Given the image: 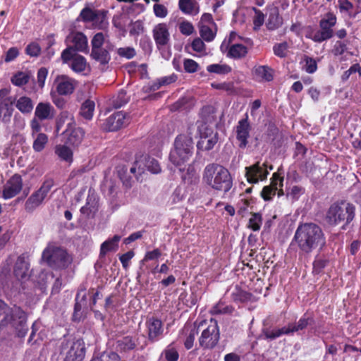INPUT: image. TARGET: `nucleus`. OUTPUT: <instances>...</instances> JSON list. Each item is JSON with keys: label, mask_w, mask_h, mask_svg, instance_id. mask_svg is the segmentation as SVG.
Listing matches in <instances>:
<instances>
[{"label": "nucleus", "mask_w": 361, "mask_h": 361, "mask_svg": "<svg viewBox=\"0 0 361 361\" xmlns=\"http://www.w3.org/2000/svg\"><path fill=\"white\" fill-rule=\"evenodd\" d=\"M161 255V252L159 249H154L152 251H148L146 252L143 259L141 261L142 263L149 261L154 260L158 259Z\"/></svg>", "instance_id": "obj_64"}, {"label": "nucleus", "mask_w": 361, "mask_h": 361, "mask_svg": "<svg viewBox=\"0 0 361 361\" xmlns=\"http://www.w3.org/2000/svg\"><path fill=\"white\" fill-rule=\"evenodd\" d=\"M77 81L66 75H57L54 80V85L59 95L67 96L73 93Z\"/></svg>", "instance_id": "obj_15"}, {"label": "nucleus", "mask_w": 361, "mask_h": 361, "mask_svg": "<svg viewBox=\"0 0 361 361\" xmlns=\"http://www.w3.org/2000/svg\"><path fill=\"white\" fill-rule=\"evenodd\" d=\"M253 73L258 80L262 81H271L273 79L272 71L267 66H255Z\"/></svg>", "instance_id": "obj_31"}, {"label": "nucleus", "mask_w": 361, "mask_h": 361, "mask_svg": "<svg viewBox=\"0 0 361 361\" xmlns=\"http://www.w3.org/2000/svg\"><path fill=\"white\" fill-rule=\"evenodd\" d=\"M206 324V320H202L198 324H185L180 331V336H184V346L187 350L193 347L196 336L198 334L199 328L203 327Z\"/></svg>", "instance_id": "obj_16"}, {"label": "nucleus", "mask_w": 361, "mask_h": 361, "mask_svg": "<svg viewBox=\"0 0 361 361\" xmlns=\"http://www.w3.org/2000/svg\"><path fill=\"white\" fill-rule=\"evenodd\" d=\"M69 348L66 352V361H82L85 355V343L81 339H78L72 342L63 343L61 345L62 350Z\"/></svg>", "instance_id": "obj_14"}, {"label": "nucleus", "mask_w": 361, "mask_h": 361, "mask_svg": "<svg viewBox=\"0 0 361 361\" xmlns=\"http://www.w3.org/2000/svg\"><path fill=\"white\" fill-rule=\"evenodd\" d=\"M148 338L152 342L156 341L164 331L162 322L155 317L149 318L146 322Z\"/></svg>", "instance_id": "obj_23"}, {"label": "nucleus", "mask_w": 361, "mask_h": 361, "mask_svg": "<svg viewBox=\"0 0 361 361\" xmlns=\"http://www.w3.org/2000/svg\"><path fill=\"white\" fill-rule=\"evenodd\" d=\"M14 274L16 276L23 281H25L29 277V264L22 256L18 257L16 262Z\"/></svg>", "instance_id": "obj_28"}, {"label": "nucleus", "mask_w": 361, "mask_h": 361, "mask_svg": "<svg viewBox=\"0 0 361 361\" xmlns=\"http://www.w3.org/2000/svg\"><path fill=\"white\" fill-rule=\"evenodd\" d=\"M111 49V47H107L106 49L102 48V49H98L92 50L91 51V56L94 60H95L97 62H98L101 66H106L107 65L110 60H111V56L109 54V50Z\"/></svg>", "instance_id": "obj_30"}, {"label": "nucleus", "mask_w": 361, "mask_h": 361, "mask_svg": "<svg viewBox=\"0 0 361 361\" xmlns=\"http://www.w3.org/2000/svg\"><path fill=\"white\" fill-rule=\"evenodd\" d=\"M193 141L190 137L178 135L174 142V147L170 152L171 161L179 166L188 161L193 153Z\"/></svg>", "instance_id": "obj_4"}, {"label": "nucleus", "mask_w": 361, "mask_h": 361, "mask_svg": "<svg viewBox=\"0 0 361 361\" xmlns=\"http://www.w3.org/2000/svg\"><path fill=\"white\" fill-rule=\"evenodd\" d=\"M68 39L73 44L71 46L75 51L86 52L88 50L87 37L81 32H73Z\"/></svg>", "instance_id": "obj_24"}, {"label": "nucleus", "mask_w": 361, "mask_h": 361, "mask_svg": "<svg viewBox=\"0 0 361 361\" xmlns=\"http://www.w3.org/2000/svg\"><path fill=\"white\" fill-rule=\"evenodd\" d=\"M251 126L248 120V115L245 114L244 118L240 119L235 126L236 139L240 148H245L248 143Z\"/></svg>", "instance_id": "obj_18"}, {"label": "nucleus", "mask_w": 361, "mask_h": 361, "mask_svg": "<svg viewBox=\"0 0 361 361\" xmlns=\"http://www.w3.org/2000/svg\"><path fill=\"white\" fill-rule=\"evenodd\" d=\"M53 186V182L51 180L43 183L39 189L32 194L27 200L25 204V209L27 212H31L39 207Z\"/></svg>", "instance_id": "obj_11"}, {"label": "nucleus", "mask_w": 361, "mask_h": 361, "mask_svg": "<svg viewBox=\"0 0 361 361\" xmlns=\"http://www.w3.org/2000/svg\"><path fill=\"white\" fill-rule=\"evenodd\" d=\"M217 141L218 137L216 133L212 132L209 135H207L202 137L200 144L204 147L205 150H210L216 144Z\"/></svg>", "instance_id": "obj_45"}, {"label": "nucleus", "mask_w": 361, "mask_h": 361, "mask_svg": "<svg viewBox=\"0 0 361 361\" xmlns=\"http://www.w3.org/2000/svg\"><path fill=\"white\" fill-rule=\"evenodd\" d=\"M305 192V189L299 185H293L286 189V197L292 202L298 200Z\"/></svg>", "instance_id": "obj_44"}, {"label": "nucleus", "mask_w": 361, "mask_h": 361, "mask_svg": "<svg viewBox=\"0 0 361 361\" xmlns=\"http://www.w3.org/2000/svg\"><path fill=\"white\" fill-rule=\"evenodd\" d=\"M61 59L63 63L68 64L75 73H81L90 69L86 59L78 54L72 47H68L61 52Z\"/></svg>", "instance_id": "obj_8"}, {"label": "nucleus", "mask_w": 361, "mask_h": 361, "mask_svg": "<svg viewBox=\"0 0 361 361\" xmlns=\"http://www.w3.org/2000/svg\"><path fill=\"white\" fill-rule=\"evenodd\" d=\"M80 17L84 22H91L99 29H105L108 25V20L104 11L94 10L87 6L81 11Z\"/></svg>", "instance_id": "obj_12"}, {"label": "nucleus", "mask_w": 361, "mask_h": 361, "mask_svg": "<svg viewBox=\"0 0 361 361\" xmlns=\"http://www.w3.org/2000/svg\"><path fill=\"white\" fill-rule=\"evenodd\" d=\"M247 54V47L241 44L235 43L231 45L227 56L235 59H239L245 57Z\"/></svg>", "instance_id": "obj_32"}, {"label": "nucleus", "mask_w": 361, "mask_h": 361, "mask_svg": "<svg viewBox=\"0 0 361 361\" xmlns=\"http://www.w3.org/2000/svg\"><path fill=\"white\" fill-rule=\"evenodd\" d=\"M288 49V43L286 42L276 44L273 47V51L276 56L280 58L286 56Z\"/></svg>", "instance_id": "obj_54"}, {"label": "nucleus", "mask_w": 361, "mask_h": 361, "mask_svg": "<svg viewBox=\"0 0 361 361\" xmlns=\"http://www.w3.org/2000/svg\"><path fill=\"white\" fill-rule=\"evenodd\" d=\"M55 154L64 161L71 163L73 161V151L66 145H58L55 147Z\"/></svg>", "instance_id": "obj_33"}, {"label": "nucleus", "mask_w": 361, "mask_h": 361, "mask_svg": "<svg viewBox=\"0 0 361 361\" xmlns=\"http://www.w3.org/2000/svg\"><path fill=\"white\" fill-rule=\"evenodd\" d=\"M233 310V308L232 307L219 302L212 308L211 313L212 314L231 313Z\"/></svg>", "instance_id": "obj_52"}, {"label": "nucleus", "mask_w": 361, "mask_h": 361, "mask_svg": "<svg viewBox=\"0 0 361 361\" xmlns=\"http://www.w3.org/2000/svg\"><path fill=\"white\" fill-rule=\"evenodd\" d=\"M94 102L92 100L87 99L82 103L80 114L85 119L91 120L94 114Z\"/></svg>", "instance_id": "obj_38"}, {"label": "nucleus", "mask_w": 361, "mask_h": 361, "mask_svg": "<svg viewBox=\"0 0 361 361\" xmlns=\"http://www.w3.org/2000/svg\"><path fill=\"white\" fill-rule=\"evenodd\" d=\"M252 11L255 13L252 20L254 25L253 28L255 30H258L264 23L265 16L260 10L255 7L252 8Z\"/></svg>", "instance_id": "obj_50"}, {"label": "nucleus", "mask_w": 361, "mask_h": 361, "mask_svg": "<svg viewBox=\"0 0 361 361\" xmlns=\"http://www.w3.org/2000/svg\"><path fill=\"white\" fill-rule=\"evenodd\" d=\"M128 117L123 111H118L109 116L104 123V129L116 131L128 123Z\"/></svg>", "instance_id": "obj_19"}, {"label": "nucleus", "mask_w": 361, "mask_h": 361, "mask_svg": "<svg viewBox=\"0 0 361 361\" xmlns=\"http://www.w3.org/2000/svg\"><path fill=\"white\" fill-rule=\"evenodd\" d=\"M178 28L180 33L186 36L192 35L195 31L194 26L188 20L180 22L178 25Z\"/></svg>", "instance_id": "obj_57"}, {"label": "nucleus", "mask_w": 361, "mask_h": 361, "mask_svg": "<svg viewBox=\"0 0 361 361\" xmlns=\"http://www.w3.org/2000/svg\"><path fill=\"white\" fill-rule=\"evenodd\" d=\"M116 344L117 350L121 352L133 350L136 346L135 342L130 336H126L118 340Z\"/></svg>", "instance_id": "obj_39"}, {"label": "nucleus", "mask_w": 361, "mask_h": 361, "mask_svg": "<svg viewBox=\"0 0 361 361\" xmlns=\"http://www.w3.org/2000/svg\"><path fill=\"white\" fill-rule=\"evenodd\" d=\"M15 99L10 96L7 88L0 90V121L4 123L10 122L13 112V105Z\"/></svg>", "instance_id": "obj_10"}, {"label": "nucleus", "mask_w": 361, "mask_h": 361, "mask_svg": "<svg viewBox=\"0 0 361 361\" xmlns=\"http://www.w3.org/2000/svg\"><path fill=\"white\" fill-rule=\"evenodd\" d=\"M263 333L265 336V338L271 340L275 339L283 334H289L287 326L273 330L266 329L263 331Z\"/></svg>", "instance_id": "obj_48"}, {"label": "nucleus", "mask_w": 361, "mask_h": 361, "mask_svg": "<svg viewBox=\"0 0 361 361\" xmlns=\"http://www.w3.org/2000/svg\"><path fill=\"white\" fill-rule=\"evenodd\" d=\"M65 122H67L66 128L74 127V126H75L73 115L68 111H63L60 114L57 128H59Z\"/></svg>", "instance_id": "obj_46"}, {"label": "nucleus", "mask_w": 361, "mask_h": 361, "mask_svg": "<svg viewBox=\"0 0 361 361\" xmlns=\"http://www.w3.org/2000/svg\"><path fill=\"white\" fill-rule=\"evenodd\" d=\"M311 320L310 317L304 315L296 324H289L287 326L289 334L305 329Z\"/></svg>", "instance_id": "obj_42"}, {"label": "nucleus", "mask_w": 361, "mask_h": 361, "mask_svg": "<svg viewBox=\"0 0 361 361\" xmlns=\"http://www.w3.org/2000/svg\"><path fill=\"white\" fill-rule=\"evenodd\" d=\"M153 10L154 15L158 18H164L168 15V10L166 7L162 4H154Z\"/></svg>", "instance_id": "obj_63"}, {"label": "nucleus", "mask_w": 361, "mask_h": 361, "mask_svg": "<svg viewBox=\"0 0 361 361\" xmlns=\"http://www.w3.org/2000/svg\"><path fill=\"white\" fill-rule=\"evenodd\" d=\"M191 47L193 51L196 52L201 54L205 53L206 46L201 38L197 37L194 39L191 44Z\"/></svg>", "instance_id": "obj_61"}, {"label": "nucleus", "mask_w": 361, "mask_h": 361, "mask_svg": "<svg viewBox=\"0 0 361 361\" xmlns=\"http://www.w3.org/2000/svg\"><path fill=\"white\" fill-rule=\"evenodd\" d=\"M136 165L139 174L145 173V171L154 174L159 173L161 171L159 161L152 157H141L136 160Z\"/></svg>", "instance_id": "obj_20"}, {"label": "nucleus", "mask_w": 361, "mask_h": 361, "mask_svg": "<svg viewBox=\"0 0 361 361\" xmlns=\"http://www.w3.org/2000/svg\"><path fill=\"white\" fill-rule=\"evenodd\" d=\"M25 52L27 55L32 57H36L39 55L41 52V48L37 43L32 42L27 46Z\"/></svg>", "instance_id": "obj_60"}, {"label": "nucleus", "mask_w": 361, "mask_h": 361, "mask_svg": "<svg viewBox=\"0 0 361 361\" xmlns=\"http://www.w3.org/2000/svg\"><path fill=\"white\" fill-rule=\"evenodd\" d=\"M201 327L202 333L198 339L200 346L203 349H213L220 338L219 329L217 322L211 319L209 322Z\"/></svg>", "instance_id": "obj_7"}, {"label": "nucleus", "mask_w": 361, "mask_h": 361, "mask_svg": "<svg viewBox=\"0 0 361 361\" xmlns=\"http://www.w3.org/2000/svg\"><path fill=\"white\" fill-rule=\"evenodd\" d=\"M305 64L303 69L308 73H313L317 69V65L316 61L308 56H305L304 59Z\"/></svg>", "instance_id": "obj_59"}, {"label": "nucleus", "mask_w": 361, "mask_h": 361, "mask_svg": "<svg viewBox=\"0 0 361 361\" xmlns=\"http://www.w3.org/2000/svg\"><path fill=\"white\" fill-rule=\"evenodd\" d=\"M178 6L187 15L195 16L200 13V6L196 0H179Z\"/></svg>", "instance_id": "obj_29"}, {"label": "nucleus", "mask_w": 361, "mask_h": 361, "mask_svg": "<svg viewBox=\"0 0 361 361\" xmlns=\"http://www.w3.org/2000/svg\"><path fill=\"white\" fill-rule=\"evenodd\" d=\"M120 240L121 236L115 235L111 239L104 241L101 245L100 255L104 256L109 251L116 250Z\"/></svg>", "instance_id": "obj_35"}, {"label": "nucleus", "mask_w": 361, "mask_h": 361, "mask_svg": "<svg viewBox=\"0 0 361 361\" xmlns=\"http://www.w3.org/2000/svg\"><path fill=\"white\" fill-rule=\"evenodd\" d=\"M354 217V207L341 202L333 204L328 209L326 219L330 225H338L344 221L349 223Z\"/></svg>", "instance_id": "obj_5"}, {"label": "nucleus", "mask_w": 361, "mask_h": 361, "mask_svg": "<svg viewBox=\"0 0 361 361\" xmlns=\"http://www.w3.org/2000/svg\"><path fill=\"white\" fill-rule=\"evenodd\" d=\"M109 42V35L107 32H97L96 33L92 41V50L102 49V45Z\"/></svg>", "instance_id": "obj_40"}, {"label": "nucleus", "mask_w": 361, "mask_h": 361, "mask_svg": "<svg viewBox=\"0 0 361 361\" xmlns=\"http://www.w3.org/2000/svg\"><path fill=\"white\" fill-rule=\"evenodd\" d=\"M207 71L210 73L225 75L231 71V68L225 63H214L207 66Z\"/></svg>", "instance_id": "obj_41"}, {"label": "nucleus", "mask_w": 361, "mask_h": 361, "mask_svg": "<svg viewBox=\"0 0 361 361\" xmlns=\"http://www.w3.org/2000/svg\"><path fill=\"white\" fill-rule=\"evenodd\" d=\"M183 67L186 73H193L199 70L200 66L193 59H185L183 60Z\"/></svg>", "instance_id": "obj_56"}, {"label": "nucleus", "mask_w": 361, "mask_h": 361, "mask_svg": "<svg viewBox=\"0 0 361 361\" xmlns=\"http://www.w3.org/2000/svg\"><path fill=\"white\" fill-rule=\"evenodd\" d=\"M200 35L202 39L207 42L213 41L216 35V25H213V26L201 25L200 27Z\"/></svg>", "instance_id": "obj_34"}, {"label": "nucleus", "mask_w": 361, "mask_h": 361, "mask_svg": "<svg viewBox=\"0 0 361 361\" xmlns=\"http://www.w3.org/2000/svg\"><path fill=\"white\" fill-rule=\"evenodd\" d=\"M152 35L159 49L165 48L169 44L170 33L166 23H161L156 25L152 30Z\"/></svg>", "instance_id": "obj_17"}, {"label": "nucleus", "mask_w": 361, "mask_h": 361, "mask_svg": "<svg viewBox=\"0 0 361 361\" xmlns=\"http://www.w3.org/2000/svg\"><path fill=\"white\" fill-rule=\"evenodd\" d=\"M30 79V75L26 72H18L11 78V82L18 87L26 85Z\"/></svg>", "instance_id": "obj_47"}, {"label": "nucleus", "mask_w": 361, "mask_h": 361, "mask_svg": "<svg viewBox=\"0 0 361 361\" xmlns=\"http://www.w3.org/2000/svg\"><path fill=\"white\" fill-rule=\"evenodd\" d=\"M42 260L54 269H64L72 262L67 252L60 247L49 246L42 252Z\"/></svg>", "instance_id": "obj_6"}, {"label": "nucleus", "mask_w": 361, "mask_h": 361, "mask_svg": "<svg viewBox=\"0 0 361 361\" xmlns=\"http://www.w3.org/2000/svg\"><path fill=\"white\" fill-rule=\"evenodd\" d=\"M212 87L214 89L220 90L225 91L228 93H232L233 92V85L231 83L228 82H221V83H217V82H213L211 84Z\"/></svg>", "instance_id": "obj_62"}, {"label": "nucleus", "mask_w": 361, "mask_h": 361, "mask_svg": "<svg viewBox=\"0 0 361 361\" xmlns=\"http://www.w3.org/2000/svg\"><path fill=\"white\" fill-rule=\"evenodd\" d=\"M262 225V216L259 213H253L249 220V228L254 231H259Z\"/></svg>", "instance_id": "obj_55"}, {"label": "nucleus", "mask_w": 361, "mask_h": 361, "mask_svg": "<svg viewBox=\"0 0 361 361\" xmlns=\"http://www.w3.org/2000/svg\"><path fill=\"white\" fill-rule=\"evenodd\" d=\"M163 354H164L165 358L167 361H178L179 357V354L177 350L172 345V344L169 345L166 348Z\"/></svg>", "instance_id": "obj_53"}, {"label": "nucleus", "mask_w": 361, "mask_h": 361, "mask_svg": "<svg viewBox=\"0 0 361 361\" xmlns=\"http://www.w3.org/2000/svg\"><path fill=\"white\" fill-rule=\"evenodd\" d=\"M64 133L67 136L68 142L73 145H78L82 141L85 136V131L81 128L74 127L66 128Z\"/></svg>", "instance_id": "obj_27"}, {"label": "nucleus", "mask_w": 361, "mask_h": 361, "mask_svg": "<svg viewBox=\"0 0 361 361\" xmlns=\"http://www.w3.org/2000/svg\"><path fill=\"white\" fill-rule=\"evenodd\" d=\"M283 178L278 173H274L271 178V182L269 185L264 186L261 192V196L265 201H269L276 195L279 188L283 186Z\"/></svg>", "instance_id": "obj_22"}, {"label": "nucleus", "mask_w": 361, "mask_h": 361, "mask_svg": "<svg viewBox=\"0 0 361 361\" xmlns=\"http://www.w3.org/2000/svg\"><path fill=\"white\" fill-rule=\"evenodd\" d=\"M23 181L21 176L13 175L6 183L3 190V197L11 199L15 197L22 190Z\"/></svg>", "instance_id": "obj_21"}, {"label": "nucleus", "mask_w": 361, "mask_h": 361, "mask_svg": "<svg viewBox=\"0 0 361 361\" xmlns=\"http://www.w3.org/2000/svg\"><path fill=\"white\" fill-rule=\"evenodd\" d=\"M97 210V202L95 197L93 195H88L85 205L80 209L81 214L88 217L91 214L95 213Z\"/></svg>", "instance_id": "obj_37"}, {"label": "nucleus", "mask_w": 361, "mask_h": 361, "mask_svg": "<svg viewBox=\"0 0 361 361\" xmlns=\"http://www.w3.org/2000/svg\"><path fill=\"white\" fill-rule=\"evenodd\" d=\"M55 116V109L49 102H39L35 111V116L40 121L52 119Z\"/></svg>", "instance_id": "obj_25"}, {"label": "nucleus", "mask_w": 361, "mask_h": 361, "mask_svg": "<svg viewBox=\"0 0 361 361\" xmlns=\"http://www.w3.org/2000/svg\"><path fill=\"white\" fill-rule=\"evenodd\" d=\"M325 243V237L322 228L314 223L300 224L292 240L293 245H295L302 252L306 254L318 247H322Z\"/></svg>", "instance_id": "obj_1"}, {"label": "nucleus", "mask_w": 361, "mask_h": 361, "mask_svg": "<svg viewBox=\"0 0 361 361\" xmlns=\"http://www.w3.org/2000/svg\"><path fill=\"white\" fill-rule=\"evenodd\" d=\"M202 181L215 190L226 192L232 187V178L224 166L212 163L206 166L202 174Z\"/></svg>", "instance_id": "obj_2"}, {"label": "nucleus", "mask_w": 361, "mask_h": 361, "mask_svg": "<svg viewBox=\"0 0 361 361\" xmlns=\"http://www.w3.org/2000/svg\"><path fill=\"white\" fill-rule=\"evenodd\" d=\"M4 316L0 322V329L11 325L18 336L24 337L27 334L26 314L20 307H10L0 300V317Z\"/></svg>", "instance_id": "obj_3"}, {"label": "nucleus", "mask_w": 361, "mask_h": 361, "mask_svg": "<svg viewBox=\"0 0 361 361\" xmlns=\"http://www.w3.org/2000/svg\"><path fill=\"white\" fill-rule=\"evenodd\" d=\"M90 361H121L120 356L114 352L102 353L99 356L94 357Z\"/></svg>", "instance_id": "obj_51"}, {"label": "nucleus", "mask_w": 361, "mask_h": 361, "mask_svg": "<svg viewBox=\"0 0 361 361\" xmlns=\"http://www.w3.org/2000/svg\"><path fill=\"white\" fill-rule=\"evenodd\" d=\"M336 21V16L333 13H327L319 22L320 30L315 32L311 39L316 42H322L331 38Z\"/></svg>", "instance_id": "obj_9"}, {"label": "nucleus", "mask_w": 361, "mask_h": 361, "mask_svg": "<svg viewBox=\"0 0 361 361\" xmlns=\"http://www.w3.org/2000/svg\"><path fill=\"white\" fill-rule=\"evenodd\" d=\"M128 97L123 91H121L118 94L112 98V105L114 108L118 109L125 105L128 102Z\"/></svg>", "instance_id": "obj_49"}, {"label": "nucleus", "mask_w": 361, "mask_h": 361, "mask_svg": "<svg viewBox=\"0 0 361 361\" xmlns=\"http://www.w3.org/2000/svg\"><path fill=\"white\" fill-rule=\"evenodd\" d=\"M16 108L23 114H29L33 109V103L28 97H20L16 102Z\"/></svg>", "instance_id": "obj_36"}, {"label": "nucleus", "mask_w": 361, "mask_h": 361, "mask_svg": "<svg viewBox=\"0 0 361 361\" xmlns=\"http://www.w3.org/2000/svg\"><path fill=\"white\" fill-rule=\"evenodd\" d=\"M268 19L266 27L269 30H275L283 24V18L280 16L279 8L276 6L268 7Z\"/></svg>", "instance_id": "obj_26"}, {"label": "nucleus", "mask_w": 361, "mask_h": 361, "mask_svg": "<svg viewBox=\"0 0 361 361\" xmlns=\"http://www.w3.org/2000/svg\"><path fill=\"white\" fill-rule=\"evenodd\" d=\"M47 142L48 136L44 133H39L33 141L32 148L37 152H42L45 148Z\"/></svg>", "instance_id": "obj_43"}, {"label": "nucleus", "mask_w": 361, "mask_h": 361, "mask_svg": "<svg viewBox=\"0 0 361 361\" xmlns=\"http://www.w3.org/2000/svg\"><path fill=\"white\" fill-rule=\"evenodd\" d=\"M268 166L266 162L261 164L259 161L245 167V177L249 183L256 184L259 181L267 179L269 174Z\"/></svg>", "instance_id": "obj_13"}, {"label": "nucleus", "mask_w": 361, "mask_h": 361, "mask_svg": "<svg viewBox=\"0 0 361 361\" xmlns=\"http://www.w3.org/2000/svg\"><path fill=\"white\" fill-rule=\"evenodd\" d=\"M116 52L119 56L127 59H133L136 54L135 49L130 47L118 48Z\"/></svg>", "instance_id": "obj_58"}]
</instances>
